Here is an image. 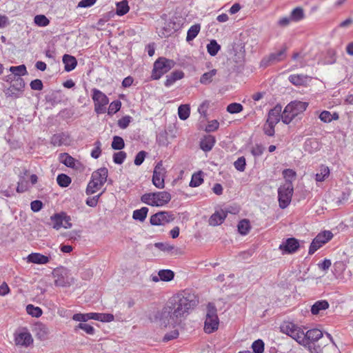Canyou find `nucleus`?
Returning <instances> with one entry per match:
<instances>
[{
  "instance_id": "obj_7",
  "label": "nucleus",
  "mask_w": 353,
  "mask_h": 353,
  "mask_svg": "<svg viewBox=\"0 0 353 353\" xmlns=\"http://www.w3.org/2000/svg\"><path fill=\"white\" fill-rule=\"evenodd\" d=\"M281 332L292 337L300 345L305 342V332L303 329L292 323H285L281 327Z\"/></svg>"
},
{
  "instance_id": "obj_24",
  "label": "nucleus",
  "mask_w": 353,
  "mask_h": 353,
  "mask_svg": "<svg viewBox=\"0 0 353 353\" xmlns=\"http://www.w3.org/2000/svg\"><path fill=\"white\" fill-rule=\"evenodd\" d=\"M329 307V303L327 301H318L311 308V312L313 314H318L321 311L325 310Z\"/></svg>"
},
{
  "instance_id": "obj_52",
  "label": "nucleus",
  "mask_w": 353,
  "mask_h": 353,
  "mask_svg": "<svg viewBox=\"0 0 353 353\" xmlns=\"http://www.w3.org/2000/svg\"><path fill=\"white\" fill-rule=\"evenodd\" d=\"M77 328L83 330L88 334L92 335L94 334V328L92 326H91L90 325L87 324V323H81L76 327L75 330Z\"/></svg>"
},
{
  "instance_id": "obj_3",
  "label": "nucleus",
  "mask_w": 353,
  "mask_h": 353,
  "mask_svg": "<svg viewBox=\"0 0 353 353\" xmlns=\"http://www.w3.org/2000/svg\"><path fill=\"white\" fill-rule=\"evenodd\" d=\"M108 171L106 168H101L94 171L91 177V180L88 184L86 194H92L99 191L107 181Z\"/></svg>"
},
{
  "instance_id": "obj_25",
  "label": "nucleus",
  "mask_w": 353,
  "mask_h": 353,
  "mask_svg": "<svg viewBox=\"0 0 353 353\" xmlns=\"http://www.w3.org/2000/svg\"><path fill=\"white\" fill-rule=\"evenodd\" d=\"M201 30V25L199 23L192 26L187 32L186 41L190 42L192 41L198 35Z\"/></svg>"
},
{
  "instance_id": "obj_13",
  "label": "nucleus",
  "mask_w": 353,
  "mask_h": 353,
  "mask_svg": "<svg viewBox=\"0 0 353 353\" xmlns=\"http://www.w3.org/2000/svg\"><path fill=\"white\" fill-rule=\"evenodd\" d=\"M174 219L173 214L168 212H159L150 217V223L153 225H164Z\"/></svg>"
},
{
  "instance_id": "obj_17",
  "label": "nucleus",
  "mask_w": 353,
  "mask_h": 353,
  "mask_svg": "<svg viewBox=\"0 0 353 353\" xmlns=\"http://www.w3.org/2000/svg\"><path fill=\"white\" fill-rule=\"evenodd\" d=\"M299 247V243L294 238H290L279 245V249L285 253H292L296 251Z\"/></svg>"
},
{
  "instance_id": "obj_41",
  "label": "nucleus",
  "mask_w": 353,
  "mask_h": 353,
  "mask_svg": "<svg viewBox=\"0 0 353 353\" xmlns=\"http://www.w3.org/2000/svg\"><path fill=\"white\" fill-rule=\"evenodd\" d=\"M285 52V49L284 48L283 50H279L277 52L270 54L269 57L271 61H272V63H274L281 61L284 57Z\"/></svg>"
},
{
  "instance_id": "obj_11",
  "label": "nucleus",
  "mask_w": 353,
  "mask_h": 353,
  "mask_svg": "<svg viewBox=\"0 0 353 353\" xmlns=\"http://www.w3.org/2000/svg\"><path fill=\"white\" fill-rule=\"evenodd\" d=\"M166 169L163 165V162L161 161L155 165L153 176H152V183L153 185L159 188L163 189L165 187V178L166 176Z\"/></svg>"
},
{
  "instance_id": "obj_55",
  "label": "nucleus",
  "mask_w": 353,
  "mask_h": 353,
  "mask_svg": "<svg viewBox=\"0 0 353 353\" xmlns=\"http://www.w3.org/2000/svg\"><path fill=\"white\" fill-rule=\"evenodd\" d=\"M36 329L39 331V332L37 333V334L39 336V338H45L48 334V329L43 324L37 325Z\"/></svg>"
},
{
  "instance_id": "obj_60",
  "label": "nucleus",
  "mask_w": 353,
  "mask_h": 353,
  "mask_svg": "<svg viewBox=\"0 0 353 353\" xmlns=\"http://www.w3.org/2000/svg\"><path fill=\"white\" fill-rule=\"evenodd\" d=\"M114 320V316L112 314L99 313V321L101 322H111Z\"/></svg>"
},
{
  "instance_id": "obj_5",
  "label": "nucleus",
  "mask_w": 353,
  "mask_h": 353,
  "mask_svg": "<svg viewBox=\"0 0 353 353\" xmlns=\"http://www.w3.org/2000/svg\"><path fill=\"white\" fill-rule=\"evenodd\" d=\"M219 325V319L217 316L216 309L214 305L210 303L207 307L204 330L206 333H212L218 329Z\"/></svg>"
},
{
  "instance_id": "obj_22",
  "label": "nucleus",
  "mask_w": 353,
  "mask_h": 353,
  "mask_svg": "<svg viewBox=\"0 0 353 353\" xmlns=\"http://www.w3.org/2000/svg\"><path fill=\"white\" fill-rule=\"evenodd\" d=\"M10 71L11 72V74L9 76V79L11 80L17 79L18 77H21L27 73L25 65L12 66L10 68Z\"/></svg>"
},
{
  "instance_id": "obj_61",
  "label": "nucleus",
  "mask_w": 353,
  "mask_h": 353,
  "mask_svg": "<svg viewBox=\"0 0 353 353\" xmlns=\"http://www.w3.org/2000/svg\"><path fill=\"white\" fill-rule=\"evenodd\" d=\"M101 195V193L97 196L88 198L86 200V204L90 207H95L97 205L99 198Z\"/></svg>"
},
{
  "instance_id": "obj_57",
  "label": "nucleus",
  "mask_w": 353,
  "mask_h": 353,
  "mask_svg": "<svg viewBox=\"0 0 353 353\" xmlns=\"http://www.w3.org/2000/svg\"><path fill=\"white\" fill-rule=\"evenodd\" d=\"M131 121V117L130 116H125L118 121L119 126L122 128H126Z\"/></svg>"
},
{
  "instance_id": "obj_54",
  "label": "nucleus",
  "mask_w": 353,
  "mask_h": 353,
  "mask_svg": "<svg viewBox=\"0 0 353 353\" xmlns=\"http://www.w3.org/2000/svg\"><path fill=\"white\" fill-rule=\"evenodd\" d=\"M154 246L162 251L170 252L174 250V245H172L167 243H156Z\"/></svg>"
},
{
  "instance_id": "obj_35",
  "label": "nucleus",
  "mask_w": 353,
  "mask_h": 353,
  "mask_svg": "<svg viewBox=\"0 0 353 353\" xmlns=\"http://www.w3.org/2000/svg\"><path fill=\"white\" fill-rule=\"evenodd\" d=\"M57 183L63 188L68 187L71 183V179L65 174H60L57 178Z\"/></svg>"
},
{
  "instance_id": "obj_18",
  "label": "nucleus",
  "mask_w": 353,
  "mask_h": 353,
  "mask_svg": "<svg viewBox=\"0 0 353 353\" xmlns=\"http://www.w3.org/2000/svg\"><path fill=\"white\" fill-rule=\"evenodd\" d=\"M50 261V257L43 254H41L38 252H33L27 256V262L39 264V265H44L47 264Z\"/></svg>"
},
{
  "instance_id": "obj_26",
  "label": "nucleus",
  "mask_w": 353,
  "mask_h": 353,
  "mask_svg": "<svg viewBox=\"0 0 353 353\" xmlns=\"http://www.w3.org/2000/svg\"><path fill=\"white\" fill-rule=\"evenodd\" d=\"M330 175V169L327 166L321 165L319 172L316 174L315 179L316 181H323Z\"/></svg>"
},
{
  "instance_id": "obj_20",
  "label": "nucleus",
  "mask_w": 353,
  "mask_h": 353,
  "mask_svg": "<svg viewBox=\"0 0 353 353\" xmlns=\"http://www.w3.org/2000/svg\"><path fill=\"white\" fill-rule=\"evenodd\" d=\"M227 216V212L223 210L214 212L209 219L211 225L216 226L221 224Z\"/></svg>"
},
{
  "instance_id": "obj_42",
  "label": "nucleus",
  "mask_w": 353,
  "mask_h": 353,
  "mask_svg": "<svg viewBox=\"0 0 353 353\" xmlns=\"http://www.w3.org/2000/svg\"><path fill=\"white\" fill-rule=\"evenodd\" d=\"M243 110V106L238 103H232L228 105L227 111L231 114H236Z\"/></svg>"
},
{
  "instance_id": "obj_43",
  "label": "nucleus",
  "mask_w": 353,
  "mask_h": 353,
  "mask_svg": "<svg viewBox=\"0 0 353 353\" xmlns=\"http://www.w3.org/2000/svg\"><path fill=\"white\" fill-rule=\"evenodd\" d=\"M320 238L321 236H316L314 239L312 241L309 249L310 254H314L318 249H319L323 245L322 243L319 241Z\"/></svg>"
},
{
  "instance_id": "obj_23",
  "label": "nucleus",
  "mask_w": 353,
  "mask_h": 353,
  "mask_svg": "<svg viewBox=\"0 0 353 353\" xmlns=\"http://www.w3.org/2000/svg\"><path fill=\"white\" fill-rule=\"evenodd\" d=\"M63 62L65 65V70L68 72H70L72 70H74L77 65V61L74 57L69 55V54H64L63 57Z\"/></svg>"
},
{
  "instance_id": "obj_33",
  "label": "nucleus",
  "mask_w": 353,
  "mask_h": 353,
  "mask_svg": "<svg viewBox=\"0 0 353 353\" xmlns=\"http://www.w3.org/2000/svg\"><path fill=\"white\" fill-rule=\"evenodd\" d=\"M127 1H123L117 3V14L119 16L125 14L129 11Z\"/></svg>"
},
{
  "instance_id": "obj_40",
  "label": "nucleus",
  "mask_w": 353,
  "mask_h": 353,
  "mask_svg": "<svg viewBox=\"0 0 353 353\" xmlns=\"http://www.w3.org/2000/svg\"><path fill=\"white\" fill-rule=\"evenodd\" d=\"M111 146L114 150H121L125 146L124 141L121 137L114 136Z\"/></svg>"
},
{
  "instance_id": "obj_48",
  "label": "nucleus",
  "mask_w": 353,
  "mask_h": 353,
  "mask_svg": "<svg viewBox=\"0 0 353 353\" xmlns=\"http://www.w3.org/2000/svg\"><path fill=\"white\" fill-rule=\"evenodd\" d=\"M94 145V148L91 152V157L94 159H98L101 154V143L97 141Z\"/></svg>"
},
{
  "instance_id": "obj_31",
  "label": "nucleus",
  "mask_w": 353,
  "mask_h": 353,
  "mask_svg": "<svg viewBox=\"0 0 353 353\" xmlns=\"http://www.w3.org/2000/svg\"><path fill=\"white\" fill-rule=\"evenodd\" d=\"M190 113V108L188 105H181L178 108L179 117L181 120H186Z\"/></svg>"
},
{
  "instance_id": "obj_49",
  "label": "nucleus",
  "mask_w": 353,
  "mask_h": 353,
  "mask_svg": "<svg viewBox=\"0 0 353 353\" xmlns=\"http://www.w3.org/2000/svg\"><path fill=\"white\" fill-rule=\"evenodd\" d=\"M245 159L243 157L238 158L237 160L234 163V168L240 172L245 170Z\"/></svg>"
},
{
  "instance_id": "obj_27",
  "label": "nucleus",
  "mask_w": 353,
  "mask_h": 353,
  "mask_svg": "<svg viewBox=\"0 0 353 353\" xmlns=\"http://www.w3.org/2000/svg\"><path fill=\"white\" fill-rule=\"evenodd\" d=\"M148 208L146 207H143L141 209L136 210L133 212L132 218L135 220L143 222L148 214Z\"/></svg>"
},
{
  "instance_id": "obj_39",
  "label": "nucleus",
  "mask_w": 353,
  "mask_h": 353,
  "mask_svg": "<svg viewBox=\"0 0 353 353\" xmlns=\"http://www.w3.org/2000/svg\"><path fill=\"white\" fill-rule=\"evenodd\" d=\"M26 311L28 314L34 317H39L42 315V310L39 307H34L33 305H28Z\"/></svg>"
},
{
  "instance_id": "obj_59",
  "label": "nucleus",
  "mask_w": 353,
  "mask_h": 353,
  "mask_svg": "<svg viewBox=\"0 0 353 353\" xmlns=\"http://www.w3.org/2000/svg\"><path fill=\"white\" fill-rule=\"evenodd\" d=\"M21 90H5V94L8 97L17 98L21 94Z\"/></svg>"
},
{
  "instance_id": "obj_8",
  "label": "nucleus",
  "mask_w": 353,
  "mask_h": 353,
  "mask_svg": "<svg viewBox=\"0 0 353 353\" xmlns=\"http://www.w3.org/2000/svg\"><path fill=\"white\" fill-rule=\"evenodd\" d=\"M54 285L59 287L70 286L74 283V278L71 276L70 271L65 268H60L53 272Z\"/></svg>"
},
{
  "instance_id": "obj_12",
  "label": "nucleus",
  "mask_w": 353,
  "mask_h": 353,
  "mask_svg": "<svg viewBox=\"0 0 353 353\" xmlns=\"http://www.w3.org/2000/svg\"><path fill=\"white\" fill-rule=\"evenodd\" d=\"M70 221V217L64 213L56 214L51 216L52 227L56 230H59L61 228H70L72 227Z\"/></svg>"
},
{
  "instance_id": "obj_63",
  "label": "nucleus",
  "mask_w": 353,
  "mask_h": 353,
  "mask_svg": "<svg viewBox=\"0 0 353 353\" xmlns=\"http://www.w3.org/2000/svg\"><path fill=\"white\" fill-rule=\"evenodd\" d=\"M97 0H81L79 2L78 8H89L96 3Z\"/></svg>"
},
{
  "instance_id": "obj_2",
  "label": "nucleus",
  "mask_w": 353,
  "mask_h": 353,
  "mask_svg": "<svg viewBox=\"0 0 353 353\" xmlns=\"http://www.w3.org/2000/svg\"><path fill=\"white\" fill-rule=\"evenodd\" d=\"M308 103L301 101H293L288 103L281 114V120L285 124L290 123L294 119L301 118L306 110Z\"/></svg>"
},
{
  "instance_id": "obj_19",
  "label": "nucleus",
  "mask_w": 353,
  "mask_h": 353,
  "mask_svg": "<svg viewBox=\"0 0 353 353\" xmlns=\"http://www.w3.org/2000/svg\"><path fill=\"white\" fill-rule=\"evenodd\" d=\"M281 106L276 105L273 109L269 111L266 121L276 125L281 119Z\"/></svg>"
},
{
  "instance_id": "obj_50",
  "label": "nucleus",
  "mask_w": 353,
  "mask_h": 353,
  "mask_svg": "<svg viewBox=\"0 0 353 353\" xmlns=\"http://www.w3.org/2000/svg\"><path fill=\"white\" fill-rule=\"evenodd\" d=\"M275 126H276L275 125L270 123L269 122L266 121L263 125L264 133L269 137L274 136V133H275V130H274Z\"/></svg>"
},
{
  "instance_id": "obj_16",
  "label": "nucleus",
  "mask_w": 353,
  "mask_h": 353,
  "mask_svg": "<svg viewBox=\"0 0 353 353\" xmlns=\"http://www.w3.org/2000/svg\"><path fill=\"white\" fill-rule=\"evenodd\" d=\"M323 332L319 329H312L305 332V342L302 345L306 346L310 343H314V342L319 341L323 337Z\"/></svg>"
},
{
  "instance_id": "obj_45",
  "label": "nucleus",
  "mask_w": 353,
  "mask_h": 353,
  "mask_svg": "<svg viewBox=\"0 0 353 353\" xmlns=\"http://www.w3.org/2000/svg\"><path fill=\"white\" fill-rule=\"evenodd\" d=\"M316 236H321L319 241L321 242L322 245H324L332 238L333 234L330 231H324L319 233Z\"/></svg>"
},
{
  "instance_id": "obj_30",
  "label": "nucleus",
  "mask_w": 353,
  "mask_h": 353,
  "mask_svg": "<svg viewBox=\"0 0 353 353\" xmlns=\"http://www.w3.org/2000/svg\"><path fill=\"white\" fill-rule=\"evenodd\" d=\"M158 275L163 281H170L174 279V273L170 270H161L159 272Z\"/></svg>"
},
{
  "instance_id": "obj_36",
  "label": "nucleus",
  "mask_w": 353,
  "mask_h": 353,
  "mask_svg": "<svg viewBox=\"0 0 353 353\" xmlns=\"http://www.w3.org/2000/svg\"><path fill=\"white\" fill-rule=\"evenodd\" d=\"M34 22L40 27H46L50 23L49 19L43 14L36 15L34 18Z\"/></svg>"
},
{
  "instance_id": "obj_21",
  "label": "nucleus",
  "mask_w": 353,
  "mask_h": 353,
  "mask_svg": "<svg viewBox=\"0 0 353 353\" xmlns=\"http://www.w3.org/2000/svg\"><path fill=\"white\" fill-rule=\"evenodd\" d=\"M215 137L212 135H206L201 141V148L205 151H210L215 143Z\"/></svg>"
},
{
  "instance_id": "obj_38",
  "label": "nucleus",
  "mask_w": 353,
  "mask_h": 353,
  "mask_svg": "<svg viewBox=\"0 0 353 353\" xmlns=\"http://www.w3.org/2000/svg\"><path fill=\"white\" fill-rule=\"evenodd\" d=\"M216 74V70L215 69H213V70H210V72L204 73L200 79L201 83L203 84L209 83L210 82H211L212 81V78H213V77L215 76Z\"/></svg>"
},
{
  "instance_id": "obj_1",
  "label": "nucleus",
  "mask_w": 353,
  "mask_h": 353,
  "mask_svg": "<svg viewBox=\"0 0 353 353\" xmlns=\"http://www.w3.org/2000/svg\"><path fill=\"white\" fill-rule=\"evenodd\" d=\"M196 305L194 295L188 292L178 293L169 299L165 305L157 311L150 319L162 329H171L163 336L164 341L174 339L179 336L178 327L182 319Z\"/></svg>"
},
{
  "instance_id": "obj_56",
  "label": "nucleus",
  "mask_w": 353,
  "mask_h": 353,
  "mask_svg": "<svg viewBox=\"0 0 353 353\" xmlns=\"http://www.w3.org/2000/svg\"><path fill=\"white\" fill-rule=\"evenodd\" d=\"M146 154L147 153L143 150L138 152L134 161V164L136 165H141L144 161V159L146 157Z\"/></svg>"
},
{
  "instance_id": "obj_64",
  "label": "nucleus",
  "mask_w": 353,
  "mask_h": 353,
  "mask_svg": "<svg viewBox=\"0 0 353 353\" xmlns=\"http://www.w3.org/2000/svg\"><path fill=\"white\" fill-rule=\"evenodd\" d=\"M307 347L310 353H322V349L319 345H315L314 343H310L305 346Z\"/></svg>"
},
{
  "instance_id": "obj_32",
  "label": "nucleus",
  "mask_w": 353,
  "mask_h": 353,
  "mask_svg": "<svg viewBox=\"0 0 353 353\" xmlns=\"http://www.w3.org/2000/svg\"><path fill=\"white\" fill-rule=\"evenodd\" d=\"M250 230L249 221L246 219L241 220L238 224V231L243 235L247 234Z\"/></svg>"
},
{
  "instance_id": "obj_37",
  "label": "nucleus",
  "mask_w": 353,
  "mask_h": 353,
  "mask_svg": "<svg viewBox=\"0 0 353 353\" xmlns=\"http://www.w3.org/2000/svg\"><path fill=\"white\" fill-rule=\"evenodd\" d=\"M290 18L292 21H298L303 19L304 17V12L303 10L301 8H294L290 14Z\"/></svg>"
},
{
  "instance_id": "obj_58",
  "label": "nucleus",
  "mask_w": 353,
  "mask_h": 353,
  "mask_svg": "<svg viewBox=\"0 0 353 353\" xmlns=\"http://www.w3.org/2000/svg\"><path fill=\"white\" fill-rule=\"evenodd\" d=\"M14 81L12 85V88H23L26 86V83L21 77H18L17 79L12 80Z\"/></svg>"
},
{
  "instance_id": "obj_46",
  "label": "nucleus",
  "mask_w": 353,
  "mask_h": 353,
  "mask_svg": "<svg viewBox=\"0 0 353 353\" xmlns=\"http://www.w3.org/2000/svg\"><path fill=\"white\" fill-rule=\"evenodd\" d=\"M121 106V103L119 101H112L108 107V114H115L120 110Z\"/></svg>"
},
{
  "instance_id": "obj_51",
  "label": "nucleus",
  "mask_w": 353,
  "mask_h": 353,
  "mask_svg": "<svg viewBox=\"0 0 353 353\" xmlns=\"http://www.w3.org/2000/svg\"><path fill=\"white\" fill-rule=\"evenodd\" d=\"M126 158V153L125 152H118L114 154L113 161L117 164H121Z\"/></svg>"
},
{
  "instance_id": "obj_4",
  "label": "nucleus",
  "mask_w": 353,
  "mask_h": 353,
  "mask_svg": "<svg viewBox=\"0 0 353 353\" xmlns=\"http://www.w3.org/2000/svg\"><path fill=\"white\" fill-rule=\"evenodd\" d=\"M171 194L165 191L146 193L141 196V201L149 205L161 207L170 202Z\"/></svg>"
},
{
  "instance_id": "obj_9",
  "label": "nucleus",
  "mask_w": 353,
  "mask_h": 353,
  "mask_svg": "<svg viewBox=\"0 0 353 353\" xmlns=\"http://www.w3.org/2000/svg\"><path fill=\"white\" fill-rule=\"evenodd\" d=\"M293 194V186L291 182L285 183L279 187L278 190L279 203L281 208L284 209L289 205L291 202Z\"/></svg>"
},
{
  "instance_id": "obj_28",
  "label": "nucleus",
  "mask_w": 353,
  "mask_h": 353,
  "mask_svg": "<svg viewBox=\"0 0 353 353\" xmlns=\"http://www.w3.org/2000/svg\"><path fill=\"white\" fill-rule=\"evenodd\" d=\"M319 119L325 123H330L333 120L339 119V114L336 112L331 114L329 111H323L320 115Z\"/></svg>"
},
{
  "instance_id": "obj_10",
  "label": "nucleus",
  "mask_w": 353,
  "mask_h": 353,
  "mask_svg": "<svg viewBox=\"0 0 353 353\" xmlns=\"http://www.w3.org/2000/svg\"><path fill=\"white\" fill-rule=\"evenodd\" d=\"M92 99L94 103V111L97 114H103L106 111V106L109 103L107 96L99 90H94Z\"/></svg>"
},
{
  "instance_id": "obj_15",
  "label": "nucleus",
  "mask_w": 353,
  "mask_h": 353,
  "mask_svg": "<svg viewBox=\"0 0 353 353\" xmlns=\"http://www.w3.org/2000/svg\"><path fill=\"white\" fill-rule=\"evenodd\" d=\"M312 80L311 77L304 74H292L289 77V81L295 86H310Z\"/></svg>"
},
{
  "instance_id": "obj_47",
  "label": "nucleus",
  "mask_w": 353,
  "mask_h": 353,
  "mask_svg": "<svg viewBox=\"0 0 353 353\" xmlns=\"http://www.w3.org/2000/svg\"><path fill=\"white\" fill-rule=\"evenodd\" d=\"M203 180L201 178V176L199 173L194 174L192 175L191 181L190 182V187H198L203 183Z\"/></svg>"
},
{
  "instance_id": "obj_6",
  "label": "nucleus",
  "mask_w": 353,
  "mask_h": 353,
  "mask_svg": "<svg viewBox=\"0 0 353 353\" xmlns=\"http://www.w3.org/2000/svg\"><path fill=\"white\" fill-rule=\"evenodd\" d=\"M174 64L173 60L165 57L159 58L154 63L152 77L154 79H159L163 74L171 70Z\"/></svg>"
},
{
  "instance_id": "obj_14",
  "label": "nucleus",
  "mask_w": 353,
  "mask_h": 353,
  "mask_svg": "<svg viewBox=\"0 0 353 353\" xmlns=\"http://www.w3.org/2000/svg\"><path fill=\"white\" fill-rule=\"evenodd\" d=\"M15 343L17 345L28 347L33 343V339L30 332L26 330L19 332L15 335Z\"/></svg>"
},
{
  "instance_id": "obj_29",
  "label": "nucleus",
  "mask_w": 353,
  "mask_h": 353,
  "mask_svg": "<svg viewBox=\"0 0 353 353\" xmlns=\"http://www.w3.org/2000/svg\"><path fill=\"white\" fill-rule=\"evenodd\" d=\"M61 163L67 167L74 168L77 161L67 153L62 154L60 157Z\"/></svg>"
},
{
  "instance_id": "obj_44",
  "label": "nucleus",
  "mask_w": 353,
  "mask_h": 353,
  "mask_svg": "<svg viewBox=\"0 0 353 353\" xmlns=\"http://www.w3.org/2000/svg\"><path fill=\"white\" fill-rule=\"evenodd\" d=\"M252 347L254 353H263L264 351V343L262 340L258 339L252 343Z\"/></svg>"
},
{
  "instance_id": "obj_34",
  "label": "nucleus",
  "mask_w": 353,
  "mask_h": 353,
  "mask_svg": "<svg viewBox=\"0 0 353 353\" xmlns=\"http://www.w3.org/2000/svg\"><path fill=\"white\" fill-rule=\"evenodd\" d=\"M220 49L221 46L217 43V42L215 40H212L207 46L208 52L211 56H215Z\"/></svg>"
},
{
  "instance_id": "obj_53",
  "label": "nucleus",
  "mask_w": 353,
  "mask_h": 353,
  "mask_svg": "<svg viewBox=\"0 0 353 353\" xmlns=\"http://www.w3.org/2000/svg\"><path fill=\"white\" fill-rule=\"evenodd\" d=\"M219 127V123L217 120H212L208 122L205 130L208 132H214Z\"/></svg>"
},
{
  "instance_id": "obj_62",
  "label": "nucleus",
  "mask_w": 353,
  "mask_h": 353,
  "mask_svg": "<svg viewBox=\"0 0 353 353\" xmlns=\"http://www.w3.org/2000/svg\"><path fill=\"white\" fill-rule=\"evenodd\" d=\"M31 210L33 212H39L43 207V203L41 201L35 200L30 203Z\"/></svg>"
}]
</instances>
